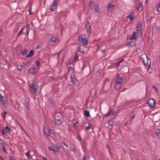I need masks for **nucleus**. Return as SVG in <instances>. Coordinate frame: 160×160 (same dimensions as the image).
Listing matches in <instances>:
<instances>
[{
    "instance_id": "1",
    "label": "nucleus",
    "mask_w": 160,
    "mask_h": 160,
    "mask_svg": "<svg viewBox=\"0 0 160 160\" xmlns=\"http://www.w3.org/2000/svg\"><path fill=\"white\" fill-rule=\"evenodd\" d=\"M140 58L144 64L147 65L149 69H150L151 60L148 58L147 55L145 54H142Z\"/></svg>"
},
{
    "instance_id": "2",
    "label": "nucleus",
    "mask_w": 160,
    "mask_h": 160,
    "mask_svg": "<svg viewBox=\"0 0 160 160\" xmlns=\"http://www.w3.org/2000/svg\"><path fill=\"white\" fill-rule=\"evenodd\" d=\"M38 82H34L31 84L29 86L30 91L31 92L36 93L38 88Z\"/></svg>"
},
{
    "instance_id": "3",
    "label": "nucleus",
    "mask_w": 160,
    "mask_h": 160,
    "mask_svg": "<svg viewBox=\"0 0 160 160\" xmlns=\"http://www.w3.org/2000/svg\"><path fill=\"white\" fill-rule=\"evenodd\" d=\"M93 8H94L96 12H99V9L98 5L94 3L93 2L91 1L90 5V9L92 10Z\"/></svg>"
},
{
    "instance_id": "4",
    "label": "nucleus",
    "mask_w": 160,
    "mask_h": 160,
    "mask_svg": "<svg viewBox=\"0 0 160 160\" xmlns=\"http://www.w3.org/2000/svg\"><path fill=\"white\" fill-rule=\"evenodd\" d=\"M142 26L141 22H139L138 23L137 29L136 31L137 35L138 37L142 36Z\"/></svg>"
},
{
    "instance_id": "5",
    "label": "nucleus",
    "mask_w": 160,
    "mask_h": 160,
    "mask_svg": "<svg viewBox=\"0 0 160 160\" xmlns=\"http://www.w3.org/2000/svg\"><path fill=\"white\" fill-rule=\"evenodd\" d=\"M114 5L112 2L109 3L107 6V12H111L114 8Z\"/></svg>"
},
{
    "instance_id": "6",
    "label": "nucleus",
    "mask_w": 160,
    "mask_h": 160,
    "mask_svg": "<svg viewBox=\"0 0 160 160\" xmlns=\"http://www.w3.org/2000/svg\"><path fill=\"white\" fill-rule=\"evenodd\" d=\"M78 40L80 42L83 43V45L86 46L87 45L88 41L85 38H83L82 36H80L78 37Z\"/></svg>"
},
{
    "instance_id": "7",
    "label": "nucleus",
    "mask_w": 160,
    "mask_h": 160,
    "mask_svg": "<svg viewBox=\"0 0 160 160\" xmlns=\"http://www.w3.org/2000/svg\"><path fill=\"white\" fill-rule=\"evenodd\" d=\"M57 0H54L52 3L50 10L52 11L57 9Z\"/></svg>"
},
{
    "instance_id": "8",
    "label": "nucleus",
    "mask_w": 160,
    "mask_h": 160,
    "mask_svg": "<svg viewBox=\"0 0 160 160\" xmlns=\"http://www.w3.org/2000/svg\"><path fill=\"white\" fill-rule=\"evenodd\" d=\"M85 28L88 35H89L91 33V25L90 23L88 22L85 26Z\"/></svg>"
},
{
    "instance_id": "9",
    "label": "nucleus",
    "mask_w": 160,
    "mask_h": 160,
    "mask_svg": "<svg viewBox=\"0 0 160 160\" xmlns=\"http://www.w3.org/2000/svg\"><path fill=\"white\" fill-rule=\"evenodd\" d=\"M148 103L149 104V106L152 108L154 107L155 105V101L153 99H149Z\"/></svg>"
},
{
    "instance_id": "10",
    "label": "nucleus",
    "mask_w": 160,
    "mask_h": 160,
    "mask_svg": "<svg viewBox=\"0 0 160 160\" xmlns=\"http://www.w3.org/2000/svg\"><path fill=\"white\" fill-rule=\"evenodd\" d=\"M6 99L5 98L2 96L0 97V101L3 104H5L6 103Z\"/></svg>"
},
{
    "instance_id": "11",
    "label": "nucleus",
    "mask_w": 160,
    "mask_h": 160,
    "mask_svg": "<svg viewBox=\"0 0 160 160\" xmlns=\"http://www.w3.org/2000/svg\"><path fill=\"white\" fill-rule=\"evenodd\" d=\"M44 134L46 137L49 136L50 132L49 130L47 129H45L44 130Z\"/></svg>"
},
{
    "instance_id": "12",
    "label": "nucleus",
    "mask_w": 160,
    "mask_h": 160,
    "mask_svg": "<svg viewBox=\"0 0 160 160\" xmlns=\"http://www.w3.org/2000/svg\"><path fill=\"white\" fill-rule=\"evenodd\" d=\"M62 120L59 119H55V124L56 125H58L62 124Z\"/></svg>"
},
{
    "instance_id": "13",
    "label": "nucleus",
    "mask_w": 160,
    "mask_h": 160,
    "mask_svg": "<svg viewBox=\"0 0 160 160\" xmlns=\"http://www.w3.org/2000/svg\"><path fill=\"white\" fill-rule=\"evenodd\" d=\"M34 54V51L33 50H31L30 51L28 55L26 56L27 58H29L33 56Z\"/></svg>"
},
{
    "instance_id": "14",
    "label": "nucleus",
    "mask_w": 160,
    "mask_h": 160,
    "mask_svg": "<svg viewBox=\"0 0 160 160\" xmlns=\"http://www.w3.org/2000/svg\"><path fill=\"white\" fill-rule=\"evenodd\" d=\"M122 79L121 78L117 77L116 79V83L121 84L122 82Z\"/></svg>"
},
{
    "instance_id": "15",
    "label": "nucleus",
    "mask_w": 160,
    "mask_h": 160,
    "mask_svg": "<svg viewBox=\"0 0 160 160\" xmlns=\"http://www.w3.org/2000/svg\"><path fill=\"white\" fill-rule=\"evenodd\" d=\"M70 78L73 83L75 85L78 82V81L74 77L72 76H71Z\"/></svg>"
},
{
    "instance_id": "16",
    "label": "nucleus",
    "mask_w": 160,
    "mask_h": 160,
    "mask_svg": "<svg viewBox=\"0 0 160 160\" xmlns=\"http://www.w3.org/2000/svg\"><path fill=\"white\" fill-rule=\"evenodd\" d=\"M35 69L33 68H30L29 70V73L33 75L35 73Z\"/></svg>"
},
{
    "instance_id": "17",
    "label": "nucleus",
    "mask_w": 160,
    "mask_h": 160,
    "mask_svg": "<svg viewBox=\"0 0 160 160\" xmlns=\"http://www.w3.org/2000/svg\"><path fill=\"white\" fill-rule=\"evenodd\" d=\"M27 53V51L26 49L22 50L21 52L20 53L22 55L24 56L26 55Z\"/></svg>"
},
{
    "instance_id": "18",
    "label": "nucleus",
    "mask_w": 160,
    "mask_h": 160,
    "mask_svg": "<svg viewBox=\"0 0 160 160\" xmlns=\"http://www.w3.org/2000/svg\"><path fill=\"white\" fill-rule=\"evenodd\" d=\"M84 115L87 117L90 116V113L88 111L86 110L84 111Z\"/></svg>"
},
{
    "instance_id": "19",
    "label": "nucleus",
    "mask_w": 160,
    "mask_h": 160,
    "mask_svg": "<svg viewBox=\"0 0 160 160\" xmlns=\"http://www.w3.org/2000/svg\"><path fill=\"white\" fill-rule=\"evenodd\" d=\"M52 151L54 152L55 153L58 152V148L55 146H53V149Z\"/></svg>"
},
{
    "instance_id": "20",
    "label": "nucleus",
    "mask_w": 160,
    "mask_h": 160,
    "mask_svg": "<svg viewBox=\"0 0 160 160\" xmlns=\"http://www.w3.org/2000/svg\"><path fill=\"white\" fill-rule=\"evenodd\" d=\"M127 17L129 18L131 21L133 20L134 18L133 15L132 13L130 14Z\"/></svg>"
},
{
    "instance_id": "21",
    "label": "nucleus",
    "mask_w": 160,
    "mask_h": 160,
    "mask_svg": "<svg viewBox=\"0 0 160 160\" xmlns=\"http://www.w3.org/2000/svg\"><path fill=\"white\" fill-rule=\"evenodd\" d=\"M1 145L2 146V149L3 152L5 153L7 151L5 149V146H4V143L3 142H2Z\"/></svg>"
},
{
    "instance_id": "22",
    "label": "nucleus",
    "mask_w": 160,
    "mask_h": 160,
    "mask_svg": "<svg viewBox=\"0 0 160 160\" xmlns=\"http://www.w3.org/2000/svg\"><path fill=\"white\" fill-rule=\"evenodd\" d=\"M137 34V32H134L132 36V37L131 38V39L132 40H135L136 38V35Z\"/></svg>"
},
{
    "instance_id": "23",
    "label": "nucleus",
    "mask_w": 160,
    "mask_h": 160,
    "mask_svg": "<svg viewBox=\"0 0 160 160\" xmlns=\"http://www.w3.org/2000/svg\"><path fill=\"white\" fill-rule=\"evenodd\" d=\"M112 112V110L111 109L109 110L107 113L104 115V116L106 117H107L110 114H111Z\"/></svg>"
},
{
    "instance_id": "24",
    "label": "nucleus",
    "mask_w": 160,
    "mask_h": 160,
    "mask_svg": "<svg viewBox=\"0 0 160 160\" xmlns=\"http://www.w3.org/2000/svg\"><path fill=\"white\" fill-rule=\"evenodd\" d=\"M115 87L116 89H119L121 87V84L116 83Z\"/></svg>"
},
{
    "instance_id": "25",
    "label": "nucleus",
    "mask_w": 160,
    "mask_h": 160,
    "mask_svg": "<svg viewBox=\"0 0 160 160\" xmlns=\"http://www.w3.org/2000/svg\"><path fill=\"white\" fill-rule=\"evenodd\" d=\"M25 154L29 158L31 159L32 158V156L30 155L29 152H27Z\"/></svg>"
},
{
    "instance_id": "26",
    "label": "nucleus",
    "mask_w": 160,
    "mask_h": 160,
    "mask_svg": "<svg viewBox=\"0 0 160 160\" xmlns=\"http://www.w3.org/2000/svg\"><path fill=\"white\" fill-rule=\"evenodd\" d=\"M57 38L56 37L54 36L52 37L51 39V41L53 42H55L57 40Z\"/></svg>"
},
{
    "instance_id": "27",
    "label": "nucleus",
    "mask_w": 160,
    "mask_h": 160,
    "mask_svg": "<svg viewBox=\"0 0 160 160\" xmlns=\"http://www.w3.org/2000/svg\"><path fill=\"white\" fill-rule=\"evenodd\" d=\"M88 126L86 128V130H89L92 128V125L90 124V123H88Z\"/></svg>"
},
{
    "instance_id": "28",
    "label": "nucleus",
    "mask_w": 160,
    "mask_h": 160,
    "mask_svg": "<svg viewBox=\"0 0 160 160\" xmlns=\"http://www.w3.org/2000/svg\"><path fill=\"white\" fill-rule=\"evenodd\" d=\"M5 129L6 132L8 133L11 132L10 129L8 128V126H6L5 127Z\"/></svg>"
},
{
    "instance_id": "29",
    "label": "nucleus",
    "mask_w": 160,
    "mask_h": 160,
    "mask_svg": "<svg viewBox=\"0 0 160 160\" xmlns=\"http://www.w3.org/2000/svg\"><path fill=\"white\" fill-rule=\"evenodd\" d=\"M29 24H28L27 25V27H26V28H27V35H28L29 32Z\"/></svg>"
},
{
    "instance_id": "30",
    "label": "nucleus",
    "mask_w": 160,
    "mask_h": 160,
    "mask_svg": "<svg viewBox=\"0 0 160 160\" xmlns=\"http://www.w3.org/2000/svg\"><path fill=\"white\" fill-rule=\"evenodd\" d=\"M17 69L19 70H21L22 69V66L21 65H18L17 66Z\"/></svg>"
},
{
    "instance_id": "31",
    "label": "nucleus",
    "mask_w": 160,
    "mask_h": 160,
    "mask_svg": "<svg viewBox=\"0 0 160 160\" xmlns=\"http://www.w3.org/2000/svg\"><path fill=\"white\" fill-rule=\"evenodd\" d=\"M70 150L71 152H72L74 154H76L75 148H74L71 147Z\"/></svg>"
},
{
    "instance_id": "32",
    "label": "nucleus",
    "mask_w": 160,
    "mask_h": 160,
    "mask_svg": "<svg viewBox=\"0 0 160 160\" xmlns=\"http://www.w3.org/2000/svg\"><path fill=\"white\" fill-rule=\"evenodd\" d=\"M137 9L138 10L139 12L142 11L143 10L142 7L140 5V6L138 8H137Z\"/></svg>"
},
{
    "instance_id": "33",
    "label": "nucleus",
    "mask_w": 160,
    "mask_h": 160,
    "mask_svg": "<svg viewBox=\"0 0 160 160\" xmlns=\"http://www.w3.org/2000/svg\"><path fill=\"white\" fill-rule=\"evenodd\" d=\"M42 44H38V45L36 47V49H38L39 48H42Z\"/></svg>"
},
{
    "instance_id": "34",
    "label": "nucleus",
    "mask_w": 160,
    "mask_h": 160,
    "mask_svg": "<svg viewBox=\"0 0 160 160\" xmlns=\"http://www.w3.org/2000/svg\"><path fill=\"white\" fill-rule=\"evenodd\" d=\"M81 48L80 47H79L78 48V51L81 53H83V52H84L82 50H81Z\"/></svg>"
},
{
    "instance_id": "35",
    "label": "nucleus",
    "mask_w": 160,
    "mask_h": 160,
    "mask_svg": "<svg viewBox=\"0 0 160 160\" xmlns=\"http://www.w3.org/2000/svg\"><path fill=\"white\" fill-rule=\"evenodd\" d=\"M156 133L158 137L160 138V130H157L156 131Z\"/></svg>"
},
{
    "instance_id": "36",
    "label": "nucleus",
    "mask_w": 160,
    "mask_h": 160,
    "mask_svg": "<svg viewBox=\"0 0 160 160\" xmlns=\"http://www.w3.org/2000/svg\"><path fill=\"white\" fill-rule=\"evenodd\" d=\"M24 65L26 66L29 67L30 65V63L29 62H27L25 63Z\"/></svg>"
},
{
    "instance_id": "37",
    "label": "nucleus",
    "mask_w": 160,
    "mask_h": 160,
    "mask_svg": "<svg viewBox=\"0 0 160 160\" xmlns=\"http://www.w3.org/2000/svg\"><path fill=\"white\" fill-rule=\"evenodd\" d=\"M49 132L51 134H53V135H54V134H55L54 131L53 130H52V129L50 130V131Z\"/></svg>"
},
{
    "instance_id": "38",
    "label": "nucleus",
    "mask_w": 160,
    "mask_h": 160,
    "mask_svg": "<svg viewBox=\"0 0 160 160\" xmlns=\"http://www.w3.org/2000/svg\"><path fill=\"white\" fill-rule=\"evenodd\" d=\"M123 61V60H121V61H118V63H117V67L119 65H120V63L122 62Z\"/></svg>"
},
{
    "instance_id": "39",
    "label": "nucleus",
    "mask_w": 160,
    "mask_h": 160,
    "mask_svg": "<svg viewBox=\"0 0 160 160\" xmlns=\"http://www.w3.org/2000/svg\"><path fill=\"white\" fill-rule=\"evenodd\" d=\"M152 87L155 88L154 91L155 92H157L158 91V89L156 87L154 86H153Z\"/></svg>"
},
{
    "instance_id": "40",
    "label": "nucleus",
    "mask_w": 160,
    "mask_h": 160,
    "mask_svg": "<svg viewBox=\"0 0 160 160\" xmlns=\"http://www.w3.org/2000/svg\"><path fill=\"white\" fill-rule=\"evenodd\" d=\"M24 29V28H22V29L18 33V36H19L21 34V33H22L23 30Z\"/></svg>"
},
{
    "instance_id": "41",
    "label": "nucleus",
    "mask_w": 160,
    "mask_h": 160,
    "mask_svg": "<svg viewBox=\"0 0 160 160\" xmlns=\"http://www.w3.org/2000/svg\"><path fill=\"white\" fill-rule=\"evenodd\" d=\"M113 124V122L110 121L108 123V125L112 126Z\"/></svg>"
},
{
    "instance_id": "42",
    "label": "nucleus",
    "mask_w": 160,
    "mask_h": 160,
    "mask_svg": "<svg viewBox=\"0 0 160 160\" xmlns=\"http://www.w3.org/2000/svg\"><path fill=\"white\" fill-rule=\"evenodd\" d=\"M40 61H39L38 60H37L36 61L37 66H39L40 64Z\"/></svg>"
},
{
    "instance_id": "43",
    "label": "nucleus",
    "mask_w": 160,
    "mask_h": 160,
    "mask_svg": "<svg viewBox=\"0 0 160 160\" xmlns=\"http://www.w3.org/2000/svg\"><path fill=\"white\" fill-rule=\"evenodd\" d=\"M133 44V42H130L129 43L127 44L128 46H129V45H132Z\"/></svg>"
},
{
    "instance_id": "44",
    "label": "nucleus",
    "mask_w": 160,
    "mask_h": 160,
    "mask_svg": "<svg viewBox=\"0 0 160 160\" xmlns=\"http://www.w3.org/2000/svg\"><path fill=\"white\" fill-rule=\"evenodd\" d=\"M78 140L80 141H82V139H81V136H80V135L78 136Z\"/></svg>"
},
{
    "instance_id": "45",
    "label": "nucleus",
    "mask_w": 160,
    "mask_h": 160,
    "mask_svg": "<svg viewBox=\"0 0 160 160\" xmlns=\"http://www.w3.org/2000/svg\"><path fill=\"white\" fill-rule=\"evenodd\" d=\"M7 114V112L5 111H4V112H3L2 113V115L4 116V117H5L6 115V114Z\"/></svg>"
},
{
    "instance_id": "46",
    "label": "nucleus",
    "mask_w": 160,
    "mask_h": 160,
    "mask_svg": "<svg viewBox=\"0 0 160 160\" xmlns=\"http://www.w3.org/2000/svg\"><path fill=\"white\" fill-rule=\"evenodd\" d=\"M48 148L49 151H52V149H53V147H48Z\"/></svg>"
},
{
    "instance_id": "47",
    "label": "nucleus",
    "mask_w": 160,
    "mask_h": 160,
    "mask_svg": "<svg viewBox=\"0 0 160 160\" xmlns=\"http://www.w3.org/2000/svg\"><path fill=\"white\" fill-rule=\"evenodd\" d=\"M10 160H15V159L12 156H10Z\"/></svg>"
},
{
    "instance_id": "48",
    "label": "nucleus",
    "mask_w": 160,
    "mask_h": 160,
    "mask_svg": "<svg viewBox=\"0 0 160 160\" xmlns=\"http://www.w3.org/2000/svg\"><path fill=\"white\" fill-rule=\"evenodd\" d=\"M72 68L71 67H70L68 68V72H69L71 70H72Z\"/></svg>"
},
{
    "instance_id": "49",
    "label": "nucleus",
    "mask_w": 160,
    "mask_h": 160,
    "mask_svg": "<svg viewBox=\"0 0 160 160\" xmlns=\"http://www.w3.org/2000/svg\"><path fill=\"white\" fill-rule=\"evenodd\" d=\"M2 135H4L5 134V133L4 132V130L3 129H2Z\"/></svg>"
},
{
    "instance_id": "50",
    "label": "nucleus",
    "mask_w": 160,
    "mask_h": 160,
    "mask_svg": "<svg viewBox=\"0 0 160 160\" xmlns=\"http://www.w3.org/2000/svg\"><path fill=\"white\" fill-rule=\"evenodd\" d=\"M82 160H86V155H84Z\"/></svg>"
},
{
    "instance_id": "51",
    "label": "nucleus",
    "mask_w": 160,
    "mask_h": 160,
    "mask_svg": "<svg viewBox=\"0 0 160 160\" xmlns=\"http://www.w3.org/2000/svg\"><path fill=\"white\" fill-rule=\"evenodd\" d=\"M157 11L158 12H159L160 11V8H159L158 7L157 8Z\"/></svg>"
},
{
    "instance_id": "52",
    "label": "nucleus",
    "mask_w": 160,
    "mask_h": 160,
    "mask_svg": "<svg viewBox=\"0 0 160 160\" xmlns=\"http://www.w3.org/2000/svg\"><path fill=\"white\" fill-rule=\"evenodd\" d=\"M78 57H76L75 59V61H77L78 60Z\"/></svg>"
},
{
    "instance_id": "53",
    "label": "nucleus",
    "mask_w": 160,
    "mask_h": 160,
    "mask_svg": "<svg viewBox=\"0 0 160 160\" xmlns=\"http://www.w3.org/2000/svg\"><path fill=\"white\" fill-rule=\"evenodd\" d=\"M25 107H26L27 109H28V104L26 105Z\"/></svg>"
},
{
    "instance_id": "54",
    "label": "nucleus",
    "mask_w": 160,
    "mask_h": 160,
    "mask_svg": "<svg viewBox=\"0 0 160 160\" xmlns=\"http://www.w3.org/2000/svg\"><path fill=\"white\" fill-rule=\"evenodd\" d=\"M135 115H133L132 117H131V118H134L135 117Z\"/></svg>"
},
{
    "instance_id": "55",
    "label": "nucleus",
    "mask_w": 160,
    "mask_h": 160,
    "mask_svg": "<svg viewBox=\"0 0 160 160\" xmlns=\"http://www.w3.org/2000/svg\"><path fill=\"white\" fill-rule=\"evenodd\" d=\"M42 158L44 160H47L44 157H43Z\"/></svg>"
},
{
    "instance_id": "56",
    "label": "nucleus",
    "mask_w": 160,
    "mask_h": 160,
    "mask_svg": "<svg viewBox=\"0 0 160 160\" xmlns=\"http://www.w3.org/2000/svg\"><path fill=\"white\" fill-rule=\"evenodd\" d=\"M78 123V121H76V122L75 123H74V125H76V124H77Z\"/></svg>"
},
{
    "instance_id": "57",
    "label": "nucleus",
    "mask_w": 160,
    "mask_h": 160,
    "mask_svg": "<svg viewBox=\"0 0 160 160\" xmlns=\"http://www.w3.org/2000/svg\"><path fill=\"white\" fill-rule=\"evenodd\" d=\"M64 144L66 147H68V146L65 143H64Z\"/></svg>"
},
{
    "instance_id": "58",
    "label": "nucleus",
    "mask_w": 160,
    "mask_h": 160,
    "mask_svg": "<svg viewBox=\"0 0 160 160\" xmlns=\"http://www.w3.org/2000/svg\"><path fill=\"white\" fill-rule=\"evenodd\" d=\"M60 52H61L60 51V52H59L57 53V54H58V57H59V54H60Z\"/></svg>"
},
{
    "instance_id": "59",
    "label": "nucleus",
    "mask_w": 160,
    "mask_h": 160,
    "mask_svg": "<svg viewBox=\"0 0 160 160\" xmlns=\"http://www.w3.org/2000/svg\"><path fill=\"white\" fill-rule=\"evenodd\" d=\"M0 160H4L0 156Z\"/></svg>"
},
{
    "instance_id": "60",
    "label": "nucleus",
    "mask_w": 160,
    "mask_h": 160,
    "mask_svg": "<svg viewBox=\"0 0 160 160\" xmlns=\"http://www.w3.org/2000/svg\"><path fill=\"white\" fill-rule=\"evenodd\" d=\"M57 148H58V149H60L61 148V147H60V146H58Z\"/></svg>"
},
{
    "instance_id": "61",
    "label": "nucleus",
    "mask_w": 160,
    "mask_h": 160,
    "mask_svg": "<svg viewBox=\"0 0 160 160\" xmlns=\"http://www.w3.org/2000/svg\"><path fill=\"white\" fill-rule=\"evenodd\" d=\"M102 53H104L105 52V50H102Z\"/></svg>"
},
{
    "instance_id": "62",
    "label": "nucleus",
    "mask_w": 160,
    "mask_h": 160,
    "mask_svg": "<svg viewBox=\"0 0 160 160\" xmlns=\"http://www.w3.org/2000/svg\"><path fill=\"white\" fill-rule=\"evenodd\" d=\"M115 112H112V113L113 115H114L115 114Z\"/></svg>"
},
{
    "instance_id": "63",
    "label": "nucleus",
    "mask_w": 160,
    "mask_h": 160,
    "mask_svg": "<svg viewBox=\"0 0 160 160\" xmlns=\"http://www.w3.org/2000/svg\"><path fill=\"white\" fill-rule=\"evenodd\" d=\"M158 7L160 8V3L158 4Z\"/></svg>"
},
{
    "instance_id": "64",
    "label": "nucleus",
    "mask_w": 160,
    "mask_h": 160,
    "mask_svg": "<svg viewBox=\"0 0 160 160\" xmlns=\"http://www.w3.org/2000/svg\"><path fill=\"white\" fill-rule=\"evenodd\" d=\"M31 8H30V9H29V12L30 14H31V12H30V11H31Z\"/></svg>"
}]
</instances>
